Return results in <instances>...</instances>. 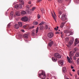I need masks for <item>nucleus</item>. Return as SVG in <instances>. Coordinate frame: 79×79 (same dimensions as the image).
Listing matches in <instances>:
<instances>
[{
    "label": "nucleus",
    "instance_id": "obj_1",
    "mask_svg": "<svg viewBox=\"0 0 79 79\" xmlns=\"http://www.w3.org/2000/svg\"><path fill=\"white\" fill-rule=\"evenodd\" d=\"M78 48H75L74 49V51H71L69 53V56L71 60H72V57L73 56L74 53L78 51Z\"/></svg>",
    "mask_w": 79,
    "mask_h": 79
},
{
    "label": "nucleus",
    "instance_id": "obj_2",
    "mask_svg": "<svg viewBox=\"0 0 79 79\" xmlns=\"http://www.w3.org/2000/svg\"><path fill=\"white\" fill-rule=\"evenodd\" d=\"M39 73V72H38L39 77H40V78L42 79H44L45 78V73L44 72L42 71V73L40 74Z\"/></svg>",
    "mask_w": 79,
    "mask_h": 79
},
{
    "label": "nucleus",
    "instance_id": "obj_3",
    "mask_svg": "<svg viewBox=\"0 0 79 79\" xmlns=\"http://www.w3.org/2000/svg\"><path fill=\"white\" fill-rule=\"evenodd\" d=\"M61 20L62 21H66L67 20V18H66L65 15L64 14H62L61 16Z\"/></svg>",
    "mask_w": 79,
    "mask_h": 79
},
{
    "label": "nucleus",
    "instance_id": "obj_4",
    "mask_svg": "<svg viewBox=\"0 0 79 79\" xmlns=\"http://www.w3.org/2000/svg\"><path fill=\"white\" fill-rule=\"evenodd\" d=\"M53 12L54 15H53V14L52 13V17L54 20V21L56 22V15L55 13V12L54 11H53Z\"/></svg>",
    "mask_w": 79,
    "mask_h": 79
},
{
    "label": "nucleus",
    "instance_id": "obj_5",
    "mask_svg": "<svg viewBox=\"0 0 79 79\" xmlns=\"http://www.w3.org/2000/svg\"><path fill=\"white\" fill-rule=\"evenodd\" d=\"M14 7L16 9H18L20 8H22V4H16L14 6Z\"/></svg>",
    "mask_w": 79,
    "mask_h": 79
},
{
    "label": "nucleus",
    "instance_id": "obj_6",
    "mask_svg": "<svg viewBox=\"0 0 79 79\" xmlns=\"http://www.w3.org/2000/svg\"><path fill=\"white\" fill-rule=\"evenodd\" d=\"M54 56L55 57L59 58V59L61 58V56L60 54L58 53H56L55 54Z\"/></svg>",
    "mask_w": 79,
    "mask_h": 79
},
{
    "label": "nucleus",
    "instance_id": "obj_7",
    "mask_svg": "<svg viewBox=\"0 0 79 79\" xmlns=\"http://www.w3.org/2000/svg\"><path fill=\"white\" fill-rule=\"evenodd\" d=\"M54 35L53 33H49L48 34V36L49 38H52Z\"/></svg>",
    "mask_w": 79,
    "mask_h": 79
},
{
    "label": "nucleus",
    "instance_id": "obj_8",
    "mask_svg": "<svg viewBox=\"0 0 79 79\" xmlns=\"http://www.w3.org/2000/svg\"><path fill=\"white\" fill-rule=\"evenodd\" d=\"M28 19L27 17H24L21 19V20L23 21L27 22L28 21Z\"/></svg>",
    "mask_w": 79,
    "mask_h": 79
},
{
    "label": "nucleus",
    "instance_id": "obj_9",
    "mask_svg": "<svg viewBox=\"0 0 79 79\" xmlns=\"http://www.w3.org/2000/svg\"><path fill=\"white\" fill-rule=\"evenodd\" d=\"M54 44V42L53 41H52L50 42L48 44V46L51 47L52 45H53Z\"/></svg>",
    "mask_w": 79,
    "mask_h": 79
},
{
    "label": "nucleus",
    "instance_id": "obj_10",
    "mask_svg": "<svg viewBox=\"0 0 79 79\" xmlns=\"http://www.w3.org/2000/svg\"><path fill=\"white\" fill-rule=\"evenodd\" d=\"M59 63L61 66H63L64 65V60H59Z\"/></svg>",
    "mask_w": 79,
    "mask_h": 79
},
{
    "label": "nucleus",
    "instance_id": "obj_11",
    "mask_svg": "<svg viewBox=\"0 0 79 79\" xmlns=\"http://www.w3.org/2000/svg\"><path fill=\"white\" fill-rule=\"evenodd\" d=\"M66 35L68 36H69L70 35H73V32L69 31V33H67Z\"/></svg>",
    "mask_w": 79,
    "mask_h": 79
},
{
    "label": "nucleus",
    "instance_id": "obj_12",
    "mask_svg": "<svg viewBox=\"0 0 79 79\" xmlns=\"http://www.w3.org/2000/svg\"><path fill=\"white\" fill-rule=\"evenodd\" d=\"M67 22V21H65V22H63V23H62L60 26V27L61 28H62V27H63L64 25L65 24V23Z\"/></svg>",
    "mask_w": 79,
    "mask_h": 79
},
{
    "label": "nucleus",
    "instance_id": "obj_13",
    "mask_svg": "<svg viewBox=\"0 0 79 79\" xmlns=\"http://www.w3.org/2000/svg\"><path fill=\"white\" fill-rule=\"evenodd\" d=\"M62 69H63V72L64 73H65L66 72L67 70H66V67H63Z\"/></svg>",
    "mask_w": 79,
    "mask_h": 79
},
{
    "label": "nucleus",
    "instance_id": "obj_14",
    "mask_svg": "<svg viewBox=\"0 0 79 79\" xmlns=\"http://www.w3.org/2000/svg\"><path fill=\"white\" fill-rule=\"evenodd\" d=\"M29 25L28 24H27V25H24L23 27V28H24L27 29L28 28V27H29Z\"/></svg>",
    "mask_w": 79,
    "mask_h": 79
},
{
    "label": "nucleus",
    "instance_id": "obj_15",
    "mask_svg": "<svg viewBox=\"0 0 79 79\" xmlns=\"http://www.w3.org/2000/svg\"><path fill=\"white\" fill-rule=\"evenodd\" d=\"M67 59L68 60V62L69 63H71V61L70 58L69 56L67 57Z\"/></svg>",
    "mask_w": 79,
    "mask_h": 79
},
{
    "label": "nucleus",
    "instance_id": "obj_16",
    "mask_svg": "<svg viewBox=\"0 0 79 79\" xmlns=\"http://www.w3.org/2000/svg\"><path fill=\"white\" fill-rule=\"evenodd\" d=\"M52 59L53 62H56L57 60V59L56 58H55L54 57H52Z\"/></svg>",
    "mask_w": 79,
    "mask_h": 79
},
{
    "label": "nucleus",
    "instance_id": "obj_17",
    "mask_svg": "<svg viewBox=\"0 0 79 79\" xmlns=\"http://www.w3.org/2000/svg\"><path fill=\"white\" fill-rule=\"evenodd\" d=\"M73 41L72 40H71L69 41V45L71 46V45H72L73 44Z\"/></svg>",
    "mask_w": 79,
    "mask_h": 79
},
{
    "label": "nucleus",
    "instance_id": "obj_18",
    "mask_svg": "<svg viewBox=\"0 0 79 79\" xmlns=\"http://www.w3.org/2000/svg\"><path fill=\"white\" fill-rule=\"evenodd\" d=\"M35 31H31V35L34 36L35 35Z\"/></svg>",
    "mask_w": 79,
    "mask_h": 79
},
{
    "label": "nucleus",
    "instance_id": "obj_19",
    "mask_svg": "<svg viewBox=\"0 0 79 79\" xmlns=\"http://www.w3.org/2000/svg\"><path fill=\"white\" fill-rule=\"evenodd\" d=\"M79 44V41L77 39H76L75 40V44Z\"/></svg>",
    "mask_w": 79,
    "mask_h": 79
},
{
    "label": "nucleus",
    "instance_id": "obj_20",
    "mask_svg": "<svg viewBox=\"0 0 79 79\" xmlns=\"http://www.w3.org/2000/svg\"><path fill=\"white\" fill-rule=\"evenodd\" d=\"M15 28H16L17 29L19 28V25L17 24H16L15 25Z\"/></svg>",
    "mask_w": 79,
    "mask_h": 79
},
{
    "label": "nucleus",
    "instance_id": "obj_21",
    "mask_svg": "<svg viewBox=\"0 0 79 79\" xmlns=\"http://www.w3.org/2000/svg\"><path fill=\"white\" fill-rule=\"evenodd\" d=\"M26 12L24 11H23L21 12V14L22 15L26 14Z\"/></svg>",
    "mask_w": 79,
    "mask_h": 79
},
{
    "label": "nucleus",
    "instance_id": "obj_22",
    "mask_svg": "<svg viewBox=\"0 0 79 79\" xmlns=\"http://www.w3.org/2000/svg\"><path fill=\"white\" fill-rule=\"evenodd\" d=\"M63 0H57V2L60 3H63Z\"/></svg>",
    "mask_w": 79,
    "mask_h": 79
},
{
    "label": "nucleus",
    "instance_id": "obj_23",
    "mask_svg": "<svg viewBox=\"0 0 79 79\" xmlns=\"http://www.w3.org/2000/svg\"><path fill=\"white\" fill-rule=\"evenodd\" d=\"M18 24L20 27H22L23 26V23L21 22H19L18 23Z\"/></svg>",
    "mask_w": 79,
    "mask_h": 79
},
{
    "label": "nucleus",
    "instance_id": "obj_24",
    "mask_svg": "<svg viewBox=\"0 0 79 79\" xmlns=\"http://www.w3.org/2000/svg\"><path fill=\"white\" fill-rule=\"evenodd\" d=\"M39 30V27H37V28H36V35H37V33L38 32V31Z\"/></svg>",
    "mask_w": 79,
    "mask_h": 79
},
{
    "label": "nucleus",
    "instance_id": "obj_25",
    "mask_svg": "<svg viewBox=\"0 0 79 79\" xmlns=\"http://www.w3.org/2000/svg\"><path fill=\"white\" fill-rule=\"evenodd\" d=\"M23 36L25 38H27L28 37V35L27 34H25Z\"/></svg>",
    "mask_w": 79,
    "mask_h": 79
},
{
    "label": "nucleus",
    "instance_id": "obj_26",
    "mask_svg": "<svg viewBox=\"0 0 79 79\" xmlns=\"http://www.w3.org/2000/svg\"><path fill=\"white\" fill-rule=\"evenodd\" d=\"M75 56L77 57H79V52H77L75 54Z\"/></svg>",
    "mask_w": 79,
    "mask_h": 79
},
{
    "label": "nucleus",
    "instance_id": "obj_27",
    "mask_svg": "<svg viewBox=\"0 0 79 79\" xmlns=\"http://www.w3.org/2000/svg\"><path fill=\"white\" fill-rule=\"evenodd\" d=\"M19 2L21 3L23 5L24 4V1L23 0H19Z\"/></svg>",
    "mask_w": 79,
    "mask_h": 79
},
{
    "label": "nucleus",
    "instance_id": "obj_28",
    "mask_svg": "<svg viewBox=\"0 0 79 79\" xmlns=\"http://www.w3.org/2000/svg\"><path fill=\"white\" fill-rule=\"evenodd\" d=\"M10 16L12 17H13V15H14V13L13 12H11V13L10 14Z\"/></svg>",
    "mask_w": 79,
    "mask_h": 79
},
{
    "label": "nucleus",
    "instance_id": "obj_29",
    "mask_svg": "<svg viewBox=\"0 0 79 79\" xmlns=\"http://www.w3.org/2000/svg\"><path fill=\"white\" fill-rule=\"evenodd\" d=\"M34 27V26H32V27H30L29 26V27H28V29L29 30L30 29H33Z\"/></svg>",
    "mask_w": 79,
    "mask_h": 79
},
{
    "label": "nucleus",
    "instance_id": "obj_30",
    "mask_svg": "<svg viewBox=\"0 0 79 79\" xmlns=\"http://www.w3.org/2000/svg\"><path fill=\"white\" fill-rule=\"evenodd\" d=\"M15 14L17 16H19V15H20V13L19 12H16V13H15Z\"/></svg>",
    "mask_w": 79,
    "mask_h": 79
},
{
    "label": "nucleus",
    "instance_id": "obj_31",
    "mask_svg": "<svg viewBox=\"0 0 79 79\" xmlns=\"http://www.w3.org/2000/svg\"><path fill=\"white\" fill-rule=\"evenodd\" d=\"M44 28V27L42 26H40V30H42Z\"/></svg>",
    "mask_w": 79,
    "mask_h": 79
},
{
    "label": "nucleus",
    "instance_id": "obj_32",
    "mask_svg": "<svg viewBox=\"0 0 79 79\" xmlns=\"http://www.w3.org/2000/svg\"><path fill=\"white\" fill-rule=\"evenodd\" d=\"M65 40L66 41L68 42L69 41V38L68 37H67L65 38Z\"/></svg>",
    "mask_w": 79,
    "mask_h": 79
},
{
    "label": "nucleus",
    "instance_id": "obj_33",
    "mask_svg": "<svg viewBox=\"0 0 79 79\" xmlns=\"http://www.w3.org/2000/svg\"><path fill=\"white\" fill-rule=\"evenodd\" d=\"M77 64H79V58L77 60Z\"/></svg>",
    "mask_w": 79,
    "mask_h": 79
},
{
    "label": "nucleus",
    "instance_id": "obj_34",
    "mask_svg": "<svg viewBox=\"0 0 79 79\" xmlns=\"http://www.w3.org/2000/svg\"><path fill=\"white\" fill-rule=\"evenodd\" d=\"M11 26V25H10V23H9V24L8 25H7V27L9 28V27Z\"/></svg>",
    "mask_w": 79,
    "mask_h": 79
},
{
    "label": "nucleus",
    "instance_id": "obj_35",
    "mask_svg": "<svg viewBox=\"0 0 79 79\" xmlns=\"http://www.w3.org/2000/svg\"><path fill=\"white\" fill-rule=\"evenodd\" d=\"M58 27H57L56 28L55 27L54 28V29L56 31H57L58 30Z\"/></svg>",
    "mask_w": 79,
    "mask_h": 79
},
{
    "label": "nucleus",
    "instance_id": "obj_36",
    "mask_svg": "<svg viewBox=\"0 0 79 79\" xmlns=\"http://www.w3.org/2000/svg\"><path fill=\"white\" fill-rule=\"evenodd\" d=\"M73 59L74 60H76V56H73Z\"/></svg>",
    "mask_w": 79,
    "mask_h": 79
},
{
    "label": "nucleus",
    "instance_id": "obj_37",
    "mask_svg": "<svg viewBox=\"0 0 79 79\" xmlns=\"http://www.w3.org/2000/svg\"><path fill=\"white\" fill-rule=\"evenodd\" d=\"M44 22H41L40 24H39V25H42V24H44Z\"/></svg>",
    "mask_w": 79,
    "mask_h": 79
},
{
    "label": "nucleus",
    "instance_id": "obj_38",
    "mask_svg": "<svg viewBox=\"0 0 79 79\" xmlns=\"http://www.w3.org/2000/svg\"><path fill=\"white\" fill-rule=\"evenodd\" d=\"M44 9H43V8H42V9H41V11L42 12V13H43L44 12Z\"/></svg>",
    "mask_w": 79,
    "mask_h": 79
},
{
    "label": "nucleus",
    "instance_id": "obj_39",
    "mask_svg": "<svg viewBox=\"0 0 79 79\" xmlns=\"http://www.w3.org/2000/svg\"><path fill=\"white\" fill-rule=\"evenodd\" d=\"M62 11H60L58 13L59 14H60V15H61V14H62Z\"/></svg>",
    "mask_w": 79,
    "mask_h": 79
},
{
    "label": "nucleus",
    "instance_id": "obj_40",
    "mask_svg": "<svg viewBox=\"0 0 79 79\" xmlns=\"http://www.w3.org/2000/svg\"><path fill=\"white\" fill-rule=\"evenodd\" d=\"M38 23L37 22H36L35 23V25H36L38 24Z\"/></svg>",
    "mask_w": 79,
    "mask_h": 79
},
{
    "label": "nucleus",
    "instance_id": "obj_41",
    "mask_svg": "<svg viewBox=\"0 0 79 79\" xmlns=\"http://www.w3.org/2000/svg\"><path fill=\"white\" fill-rule=\"evenodd\" d=\"M30 7V6H27L26 7V8H28V9H29V8Z\"/></svg>",
    "mask_w": 79,
    "mask_h": 79
},
{
    "label": "nucleus",
    "instance_id": "obj_42",
    "mask_svg": "<svg viewBox=\"0 0 79 79\" xmlns=\"http://www.w3.org/2000/svg\"><path fill=\"white\" fill-rule=\"evenodd\" d=\"M40 18V16L39 14L38 15V19H39Z\"/></svg>",
    "mask_w": 79,
    "mask_h": 79
},
{
    "label": "nucleus",
    "instance_id": "obj_43",
    "mask_svg": "<svg viewBox=\"0 0 79 79\" xmlns=\"http://www.w3.org/2000/svg\"><path fill=\"white\" fill-rule=\"evenodd\" d=\"M35 9V7H33V8H32V10L34 11Z\"/></svg>",
    "mask_w": 79,
    "mask_h": 79
},
{
    "label": "nucleus",
    "instance_id": "obj_44",
    "mask_svg": "<svg viewBox=\"0 0 79 79\" xmlns=\"http://www.w3.org/2000/svg\"><path fill=\"white\" fill-rule=\"evenodd\" d=\"M55 33L56 34H59V33H60L58 31H56Z\"/></svg>",
    "mask_w": 79,
    "mask_h": 79
},
{
    "label": "nucleus",
    "instance_id": "obj_45",
    "mask_svg": "<svg viewBox=\"0 0 79 79\" xmlns=\"http://www.w3.org/2000/svg\"><path fill=\"white\" fill-rule=\"evenodd\" d=\"M48 28V26H46L45 27V29H47Z\"/></svg>",
    "mask_w": 79,
    "mask_h": 79
},
{
    "label": "nucleus",
    "instance_id": "obj_46",
    "mask_svg": "<svg viewBox=\"0 0 79 79\" xmlns=\"http://www.w3.org/2000/svg\"><path fill=\"white\" fill-rule=\"evenodd\" d=\"M42 1V0H37V2H41Z\"/></svg>",
    "mask_w": 79,
    "mask_h": 79
},
{
    "label": "nucleus",
    "instance_id": "obj_47",
    "mask_svg": "<svg viewBox=\"0 0 79 79\" xmlns=\"http://www.w3.org/2000/svg\"><path fill=\"white\" fill-rule=\"evenodd\" d=\"M64 32V33H66L68 31L67 30H65Z\"/></svg>",
    "mask_w": 79,
    "mask_h": 79
},
{
    "label": "nucleus",
    "instance_id": "obj_48",
    "mask_svg": "<svg viewBox=\"0 0 79 79\" xmlns=\"http://www.w3.org/2000/svg\"><path fill=\"white\" fill-rule=\"evenodd\" d=\"M71 69H74V67L73 66H71Z\"/></svg>",
    "mask_w": 79,
    "mask_h": 79
},
{
    "label": "nucleus",
    "instance_id": "obj_49",
    "mask_svg": "<svg viewBox=\"0 0 79 79\" xmlns=\"http://www.w3.org/2000/svg\"><path fill=\"white\" fill-rule=\"evenodd\" d=\"M21 31L22 32H24V30H21Z\"/></svg>",
    "mask_w": 79,
    "mask_h": 79
},
{
    "label": "nucleus",
    "instance_id": "obj_50",
    "mask_svg": "<svg viewBox=\"0 0 79 79\" xmlns=\"http://www.w3.org/2000/svg\"><path fill=\"white\" fill-rule=\"evenodd\" d=\"M28 3H29V4H31V1H29V2H28Z\"/></svg>",
    "mask_w": 79,
    "mask_h": 79
},
{
    "label": "nucleus",
    "instance_id": "obj_51",
    "mask_svg": "<svg viewBox=\"0 0 79 79\" xmlns=\"http://www.w3.org/2000/svg\"><path fill=\"white\" fill-rule=\"evenodd\" d=\"M67 77H66V75H65L64 76V78H65V79H66Z\"/></svg>",
    "mask_w": 79,
    "mask_h": 79
},
{
    "label": "nucleus",
    "instance_id": "obj_52",
    "mask_svg": "<svg viewBox=\"0 0 79 79\" xmlns=\"http://www.w3.org/2000/svg\"><path fill=\"white\" fill-rule=\"evenodd\" d=\"M72 71L73 72H75V70H74V69H72Z\"/></svg>",
    "mask_w": 79,
    "mask_h": 79
},
{
    "label": "nucleus",
    "instance_id": "obj_53",
    "mask_svg": "<svg viewBox=\"0 0 79 79\" xmlns=\"http://www.w3.org/2000/svg\"><path fill=\"white\" fill-rule=\"evenodd\" d=\"M71 0H65V1H70Z\"/></svg>",
    "mask_w": 79,
    "mask_h": 79
},
{
    "label": "nucleus",
    "instance_id": "obj_54",
    "mask_svg": "<svg viewBox=\"0 0 79 79\" xmlns=\"http://www.w3.org/2000/svg\"><path fill=\"white\" fill-rule=\"evenodd\" d=\"M60 34H63L62 32H60Z\"/></svg>",
    "mask_w": 79,
    "mask_h": 79
},
{
    "label": "nucleus",
    "instance_id": "obj_55",
    "mask_svg": "<svg viewBox=\"0 0 79 79\" xmlns=\"http://www.w3.org/2000/svg\"><path fill=\"white\" fill-rule=\"evenodd\" d=\"M48 1H52V0H48Z\"/></svg>",
    "mask_w": 79,
    "mask_h": 79
},
{
    "label": "nucleus",
    "instance_id": "obj_56",
    "mask_svg": "<svg viewBox=\"0 0 79 79\" xmlns=\"http://www.w3.org/2000/svg\"><path fill=\"white\" fill-rule=\"evenodd\" d=\"M66 79H69V78H66Z\"/></svg>",
    "mask_w": 79,
    "mask_h": 79
},
{
    "label": "nucleus",
    "instance_id": "obj_57",
    "mask_svg": "<svg viewBox=\"0 0 79 79\" xmlns=\"http://www.w3.org/2000/svg\"><path fill=\"white\" fill-rule=\"evenodd\" d=\"M58 31H60V30H59Z\"/></svg>",
    "mask_w": 79,
    "mask_h": 79
},
{
    "label": "nucleus",
    "instance_id": "obj_58",
    "mask_svg": "<svg viewBox=\"0 0 79 79\" xmlns=\"http://www.w3.org/2000/svg\"><path fill=\"white\" fill-rule=\"evenodd\" d=\"M77 79H79V78H77Z\"/></svg>",
    "mask_w": 79,
    "mask_h": 79
},
{
    "label": "nucleus",
    "instance_id": "obj_59",
    "mask_svg": "<svg viewBox=\"0 0 79 79\" xmlns=\"http://www.w3.org/2000/svg\"><path fill=\"white\" fill-rule=\"evenodd\" d=\"M26 41H27V40H26Z\"/></svg>",
    "mask_w": 79,
    "mask_h": 79
},
{
    "label": "nucleus",
    "instance_id": "obj_60",
    "mask_svg": "<svg viewBox=\"0 0 79 79\" xmlns=\"http://www.w3.org/2000/svg\"><path fill=\"white\" fill-rule=\"evenodd\" d=\"M68 35H69V34H68Z\"/></svg>",
    "mask_w": 79,
    "mask_h": 79
},
{
    "label": "nucleus",
    "instance_id": "obj_61",
    "mask_svg": "<svg viewBox=\"0 0 79 79\" xmlns=\"http://www.w3.org/2000/svg\"><path fill=\"white\" fill-rule=\"evenodd\" d=\"M33 0H31V1H32Z\"/></svg>",
    "mask_w": 79,
    "mask_h": 79
}]
</instances>
